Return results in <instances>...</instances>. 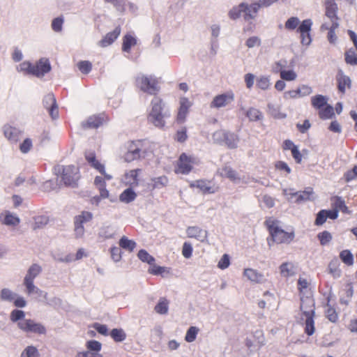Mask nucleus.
Listing matches in <instances>:
<instances>
[{
	"label": "nucleus",
	"instance_id": "ea45409f",
	"mask_svg": "<svg viewBox=\"0 0 357 357\" xmlns=\"http://www.w3.org/2000/svg\"><path fill=\"white\" fill-rule=\"evenodd\" d=\"M120 248L128 252H132L136 248V243L133 240L128 239L126 236H122L119 242Z\"/></svg>",
	"mask_w": 357,
	"mask_h": 357
},
{
	"label": "nucleus",
	"instance_id": "5fc2aeb1",
	"mask_svg": "<svg viewBox=\"0 0 357 357\" xmlns=\"http://www.w3.org/2000/svg\"><path fill=\"white\" fill-rule=\"evenodd\" d=\"M21 357H40V355L36 347L28 346L22 352Z\"/></svg>",
	"mask_w": 357,
	"mask_h": 357
},
{
	"label": "nucleus",
	"instance_id": "a878e982",
	"mask_svg": "<svg viewBox=\"0 0 357 357\" xmlns=\"http://www.w3.org/2000/svg\"><path fill=\"white\" fill-rule=\"evenodd\" d=\"M337 81L338 83L339 90L344 93L346 88H349L351 86V79L349 77L346 76L342 70H340L337 75Z\"/></svg>",
	"mask_w": 357,
	"mask_h": 357
},
{
	"label": "nucleus",
	"instance_id": "8fccbe9b",
	"mask_svg": "<svg viewBox=\"0 0 357 357\" xmlns=\"http://www.w3.org/2000/svg\"><path fill=\"white\" fill-rule=\"evenodd\" d=\"M111 337L115 342H123L126 338V334L121 328H114L110 333Z\"/></svg>",
	"mask_w": 357,
	"mask_h": 357
},
{
	"label": "nucleus",
	"instance_id": "f8f14e48",
	"mask_svg": "<svg viewBox=\"0 0 357 357\" xmlns=\"http://www.w3.org/2000/svg\"><path fill=\"white\" fill-rule=\"evenodd\" d=\"M243 274L244 277L253 283L262 284L267 281L266 277L262 273L254 268H245Z\"/></svg>",
	"mask_w": 357,
	"mask_h": 357
},
{
	"label": "nucleus",
	"instance_id": "49530a36",
	"mask_svg": "<svg viewBox=\"0 0 357 357\" xmlns=\"http://www.w3.org/2000/svg\"><path fill=\"white\" fill-rule=\"evenodd\" d=\"M245 3H241L238 6L233 7L229 12V17L231 20H236L241 15L242 13H244Z\"/></svg>",
	"mask_w": 357,
	"mask_h": 357
},
{
	"label": "nucleus",
	"instance_id": "4468645a",
	"mask_svg": "<svg viewBox=\"0 0 357 357\" xmlns=\"http://www.w3.org/2000/svg\"><path fill=\"white\" fill-rule=\"evenodd\" d=\"M51 70V66L47 59H40L35 66H33V75L37 77H42Z\"/></svg>",
	"mask_w": 357,
	"mask_h": 357
},
{
	"label": "nucleus",
	"instance_id": "423d86ee",
	"mask_svg": "<svg viewBox=\"0 0 357 357\" xmlns=\"http://www.w3.org/2000/svg\"><path fill=\"white\" fill-rule=\"evenodd\" d=\"M18 328L26 333H34L36 335H45L47 332L44 325L33 319H26L17 323Z\"/></svg>",
	"mask_w": 357,
	"mask_h": 357
},
{
	"label": "nucleus",
	"instance_id": "20e7f679",
	"mask_svg": "<svg viewBox=\"0 0 357 357\" xmlns=\"http://www.w3.org/2000/svg\"><path fill=\"white\" fill-rule=\"evenodd\" d=\"M135 82L137 88L150 95H155L160 90L157 79L152 75L139 74Z\"/></svg>",
	"mask_w": 357,
	"mask_h": 357
},
{
	"label": "nucleus",
	"instance_id": "f704fd0d",
	"mask_svg": "<svg viewBox=\"0 0 357 357\" xmlns=\"http://www.w3.org/2000/svg\"><path fill=\"white\" fill-rule=\"evenodd\" d=\"M151 109L149 114H162L163 102L162 100L160 97L155 96L151 100Z\"/></svg>",
	"mask_w": 357,
	"mask_h": 357
},
{
	"label": "nucleus",
	"instance_id": "ddd939ff",
	"mask_svg": "<svg viewBox=\"0 0 357 357\" xmlns=\"http://www.w3.org/2000/svg\"><path fill=\"white\" fill-rule=\"evenodd\" d=\"M43 105L49 112L50 116L55 119L59 116L58 106L56 105L54 96L52 93L47 94L44 97Z\"/></svg>",
	"mask_w": 357,
	"mask_h": 357
},
{
	"label": "nucleus",
	"instance_id": "603ef678",
	"mask_svg": "<svg viewBox=\"0 0 357 357\" xmlns=\"http://www.w3.org/2000/svg\"><path fill=\"white\" fill-rule=\"evenodd\" d=\"M345 61L351 65H357V49L349 50L346 52Z\"/></svg>",
	"mask_w": 357,
	"mask_h": 357
},
{
	"label": "nucleus",
	"instance_id": "dca6fc26",
	"mask_svg": "<svg viewBox=\"0 0 357 357\" xmlns=\"http://www.w3.org/2000/svg\"><path fill=\"white\" fill-rule=\"evenodd\" d=\"M86 160L91 165V167L97 169L99 172L104 175L105 178L107 180L112 179V176L105 172V167L96 158L93 152H88L86 153Z\"/></svg>",
	"mask_w": 357,
	"mask_h": 357
},
{
	"label": "nucleus",
	"instance_id": "09e8293b",
	"mask_svg": "<svg viewBox=\"0 0 357 357\" xmlns=\"http://www.w3.org/2000/svg\"><path fill=\"white\" fill-rule=\"evenodd\" d=\"M197 188H199L204 193H214V188L209 185V183H207L204 181H197L194 185Z\"/></svg>",
	"mask_w": 357,
	"mask_h": 357
},
{
	"label": "nucleus",
	"instance_id": "bf43d9fd",
	"mask_svg": "<svg viewBox=\"0 0 357 357\" xmlns=\"http://www.w3.org/2000/svg\"><path fill=\"white\" fill-rule=\"evenodd\" d=\"M299 24L300 20L297 17H291L286 21L284 27L287 30L292 31L297 28Z\"/></svg>",
	"mask_w": 357,
	"mask_h": 357
},
{
	"label": "nucleus",
	"instance_id": "b1692460",
	"mask_svg": "<svg viewBox=\"0 0 357 357\" xmlns=\"http://www.w3.org/2000/svg\"><path fill=\"white\" fill-rule=\"evenodd\" d=\"M140 158V149L136 143L132 142L129 146L124 158L126 162H131Z\"/></svg>",
	"mask_w": 357,
	"mask_h": 357
},
{
	"label": "nucleus",
	"instance_id": "864d4df0",
	"mask_svg": "<svg viewBox=\"0 0 357 357\" xmlns=\"http://www.w3.org/2000/svg\"><path fill=\"white\" fill-rule=\"evenodd\" d=\"M139 259L150 265H152L155 262V259L150 255L145 250H140L137 254Z\"/></svg>",
	"mask_w": 357,
	"mask_h": 357
},
{
	"label": "nucleus",
	"instance_id": "2f4dec72",
	"mask_svg": "<svg viewBox=\"0 0 357 357\" xmlns=\"http://www.w3.org/2000/svg\"><path fill=\"white\" fill-rule=\"evenodd\" d=\"M169 180L167 176H161L151 178L149 185L152 189H160L167 185Z\"/></svg>",
	"mask_w": 357,
	"mask_h": 357
},
{
	"label": "nucleus",
	"instance_id": "680f3d73",
	"mask_svg": "<svg viewBox=\"0 0 357 357\" xmlns=\"http://www.w3.org/2000/svg\"><path fill=\"white\" fill-rule=\"evenodd\" d=\"M93 218V214L89 211H82L79 215L75 216V219L79 222L84 224L90 222Z\"/></svg>",
	"mask_w": 357,
	"mask_h": 357
},
{
	"label": "nucleus",
	"instance_id": "a18cd8bd",
	"mask_svg": "<svg viewBox=\"0 0 357 357\" xmlns=\"http://www.w3.org/2000/svg\"><path fill=\"white\" fill-rule=\"evenodd\" d=\"M225 143L229 149H236L238 146L239 139L237 135L231 132H227Z\"/></svg>",
	"mask_w": 357,
	"mask_h": 357
},
{
	"label": "nucleus",
	"instance_id": "2eb2a0df",
	"mask_svg": "<svg viewBox=\"0 0 357 357\" xmlns=\"http://www.w3.org/2000/svg\"><path fill=\"white\" fill-rule=\"evenodd\" d=\"M291 197H295L294 202L296 204L311 201L314 199V191L312 188L308 187L304 190L291 193Z\"/></svg>",
	"mask_w": 357,
	"mask_h": 357
},
{
	"label": "nucleus",
	"instance_id": "c756f323",
	"mask_svg": "<svg viewBox=\"0 0 357 357\" xmlns=\"http://www.w3.org/2000/svg\"><path fill=\"white\" fill-rule=\"evenodd\" d=\"M218 173L222 177L229 178L231 181L235 183L238 172L229 166H224L218 169Z\"/></svg>",
	"mask_w": 357,
	"mask_h": 357
},
{
	"label": "nucleus",
	"instance_id": "6e6552de",
	"mask_svg": "<svg viewBox=\"0 0 357 357\" xmlns=\"http://www.w3.org/2000/svg\"><path fill=\"white\" fill-rule=\"evenodd\" d=\"M234 100V93L232 91H228L227 93L215 96L211 102L210 107L211 108L217 109L225 107L231 103Z\"/></svg>",
	"mask_w": 357,
	"mask_h": 357
},
{
	"label": "nucleus",
	"instance_id": "1a4fd4ad",
	"mask_svg": "<svg viewBox=\"0 0 357 357\" xmlns=\"http://www.w3.org/2000/svg\"><path fill=\"white\" fill-rule=\"evenodd\" d=\"M325 16L328 18L331 24L339 23L337 17L338 6L335 0H324Z\"/></svg>",
	"mask_w": 357,
	"mask_h": 357
},
{
	"label": "nucleus",
	"instance_id": "4d7b16f0",
	"mask_svg": "<svg viewBox=\"0 0 357 357\" xmlns=\"http://www.w3.org/2000/svg\"><path fill=\"white\" fill-rule=\"evenodd\" d=\"M340 257L341 260L348 266L352 265L354 257L349 250H345L340 252Z\"/></svg>",
	"mask_w": 357,
	"mask_h": 357
},
{
	"label": "nucleus",
	"instance_id": "6ab92c4d",
	"mask_svg": "<svg viewBox=\"0 0 357 357\" xmlns=\"http://www.w3.org/2000/svg\"><path fill=\"white\" fill-rule=\"evenodd\" d=\"M1 222L7 226L15 227L19 225L20 220L17 215L9 211H6L0 215Z\"/></svg>",
	"mask_w": 357,
	"mask_h": 357
},
{
	"label": "nucleus",
	"instance_id": "3c124183",
	"mask_svg": "<svg viewBox=\"0 0 357 357\" xmlns=\"http://www.w3.org/2000/svg\"><path fill=\"white\" fill-rule=\"evenodd\" d=\"M199 329L196 326H190L185 334V340L187 342H192L196 340Z\"/></svg>",
	"mask_w": 357,
	"mask_h": 357
},
{
	"label": "nucleus",
	"instance_id": "9b49d317",
	"mask_svg": "<svg viewBox=\"0 0 357 357\" xmlns=\"http://www.w3.org/2000/svg\"><path fill=\"white\" fill-rule=\"evenodd\" d=\"M186 234L188 238H195L202 243L207 242L208 231L199 227H188L186 229Z\"/></svg>",
	"mask_w": 357,
	"mask_h": 357
},
{
	"label": "nucleus",
	"instance_id": "a19ab883",
	"mask_svg": "<svg viewBox=\"0 0 357 357\" xmlns=\"http://www.w3.org/2000/svg\"><path fill=\"white\" fill-rule=\"evenodd\" d=\"M136 44V38L130 34H126L123 37L122 50L123 52H130L131 47L135 46Z\"/></svg>",
	"mask_w": 357,
	"mask_h": 357
},
{
	"label": "nucleus",
	"instance_id": "72a5a7b5",
	"mask_svg": "<svg viewBox=\"0 0 357 357\" xmlns=\"http://www.w3.org/2000/svg\"><path fill=\"white\" fill-rule=\"evenodd\" d=\"M311 103L315 109L319 110L328 105V98L323 95H316L311 98Z\"/></svg>",
	"mask_w": 357,
	"mask_h": 357
},
{
	"label": "nucleus",
	"instance_id": "c03bdc74",
	"mask_svg": "<svg viewBox=\"0 0 357 357\" xmlns=\"http://www.w3.org/2000/svg\"><path fill=\"white\" fill-rule=\"evenodd\" d=\"M16 70L24 75H33V66L29 61H23L17 66Z\"/></svg>",
	"mask_w": 357,
	"mask_h": 357
},
{
	"label": "nucleus",
	"instance_id": "774afa93",
	"mask_svg": "<svg viewBox=\"0 0 357 357\" xmlns=\"http://www.w3.org/2000/svg\"><path fill=\"white\" fill-rule=\"evenodd\" d=\"M230 265V257L227 254H224L218 263V267L221 270L227 268Z\"/></svg>",
	"mask_w": 357,
	"mask_h": 357
},
{
	"label": "nucleus",
	"instance_id": "39448f33",
	"mask_svg": "<svg viewBox=\"0 0 357 357\" xmlns=\"http://www.w3.org/2000/svg\"><path fill=\"white\" fill-rule=\"evenodd\" d=\"M199 164V160L190 155L182 153L177 161L175 172L177 174H188L193 167Z\"/></svg>",
	"mask_w": 357,
	"mask_h": 357
},
{
	"label": "nucleus",
	"instance_id": "338daca9",
	"mask_svg": "<svg viewBox=\"0 0 357 357\" xmlns=\"http://www.w3.org/2000/svg\"><path fill=\"white\" fill-rule=\"evenodd\" d=\"M192 245L189 242H185L182 247V255L185 259H190L192 255Z\"/></svg>",
	"mask_w": 357,
	"mask_h": 357
},
{
	"label": "nucleus",
	"instance_id": "13d9d810",
	"mask_svg": "<svg viewBox=\"0 0 357 357\" xmlns=\"http://www.w3.org/2000/svg\"><path fill=\"white\" fill-rule=\"evenodd\" d=\"M312 26V21L310 19L304 20L298 26L297 31L298 33L310 32Z\"/></svg>",
	"mask_w": 357,
	"mask_h": 357
},
{
	"label": "nucleus",
	"instance_id": "393cba45",
	"mask_svg": "<svg viewBox=\"0 0 357 357\" xmlns=\"http://www.w3.org/2000/svg\"><path fill=\"white\" fill-rule=\"evenodd\" d=\"M241 111L245 114L250 121H261L263 119L262 113L257 108L250 107L245 109L243 107H241Z\"/></svg>",
	"mask_w": 357,
	"mask_h": 357
},
{
	"label": "nucleus",
	"instance_id": "a211bd4d",
	"mask_svg": "<svg viewBox=\"0 0 357 357\" xmlns=\"http://www.w3.org/2000/svg\"><path fill=\"white\" fill-rule=\"evenodd\" d=\"M105 121V117L103 114L98 115H93L89 116L86 121V122H84L82 123V126L84 128H97L98 127L102 125Z\"/></svg>",
	"mask_w": 357,
	"mask_h": 357
},
{
	"label": "nucleus",
	"instance_id": "412c9836",
	"mask_svg": "<svg viewBox=\"0 0 357 357\" xmlns=\"http://www.w3.org/2000/svg\"><path fill=\"white\" fill-rule=\"evenodd\" d=\"M42 268L37 264H32L27 270V272L23 279V283L33 282L34 280L40 275Z\"/></svg>",
	"mask_w": 357,
	"mask_h": 357
},
{
	"label": "nucleus",
	"instance_id": "5701e85b",
	"mask_svg": "<svg viewBox=\"0 0 357 357\" xmlns=\"http://www.w3.org/2000/svg\"><path fill=\"white\" fill-rule=\"evenodd\" d=\"M121 28L117 26L112 32L108 33L98 44L100 47H105L110 45L120 35Z\"/></svg>",
	"mask_w": 357,
	"mask_h": 357
},
{
	"label": "nucleus",
	"instance_id": "69168bd1",
	"mask_svg": "<svg viewBox=\"0 0 357 357\" xmlns=\"http://www.w3.org/2000/svg\"><path fill=\"white\" fill-rule=\"evenodd\" d=\"M86 347L89 351L99 353L102 348L100 342L96 340H89L86 342Z\"/></svg>",
	"mask_w": 357,
	"mask_h": 357
},
{
	"label": "nucleus",
	"instance_id": "0eeeda50",
	"mask_svg": "<svg viewBox=\"0 0 357 357\" xmlns=\"http://www.w3.org/2000/svg\"><path fill=\"white\" fill-rule=\"evenodd\" d=\"M0 300L13 303L17 307L23 308L27 303L24 298L8 288H3L0 291Z\"/></svg>",
	"mask_w": 357,
	"mask_h": 357
},
{
	"label": "nucleus",
	"instance_id": "c85d7f7f",
	"mask_svg": "<svg viewBox=\"0 0 357 357\" xmlns=\"http://www.w3.org/2000/svg\"><path fill=\"white\" fill-rule=\"evenodd\" d=\"M260 5L258 3H252L250 6L245 3L244 18L245 20H250L255 18Z\"/></svg>",
	"mask_w": 357,
	"mask_h": 357
},
{
	"label": "nucleus",
	"instance_id": "7ed1b4c3",
	"mask_svg": "<svg viewBox=\"0 0 357 357\" xmlns=\"http://www.w3.org/2000/svg\"><path fill=\"white\" fill-rule=\"evenodd\" d=\"M54 173L60 176L65 185L75 186L79 178L78 168L75 165H57L54 167Z\"/></svg>",
	"mask_w": 357,
	"mask_h": 357
},
{
	"label": "nucleus",
	"instance_id": "052dcab7",
	"mask_svg": "<svg viewBox=\"0 0 357 357\" xmlns=\"http://www.w3.org/2000/svg\"><path fill=\"white\" fill-rule=\"evenodd\" d=\"M227 131L224 130H219L215 131L212 136L213 141L215 143L222 144L225 142V139L226 137Z\"/></svg>",
	"mask_w": 357,
	"mask_h": 357
},
{
	"label": "nucleus",
	"instance_id": "473e14b6",
	"mask_svg": "<svg viewBox=\"0 0 357 357\" xmlns=\"http://www.w3.org/2000/svg\"><path fill=\"white\" fill-rule=\"evenodd\" d=\"M332 208L337 212L342 211L344 213H348V208L345 205L344 200L340 197H333L331 198Z\"/></svg>",
	"mask_w": 357,
	"mask_h": 357
},
{
	"label": "nucleus",
	"instance_id": "e2e57ef3",
	"mask_svg": "<svg viewBox=\"0 0 357 357\" xmlns=\"http://www.w3.org/2000/svg\"><path fill=\"white\" fill-rule=\"evenodd\" d=\"M64 22V19L63 17H59L54 18L51 24V27L52 30L55 32H61L63 28V24Z\"/></svg>",
	"mask_w": 357,
	"mask_h": 357
},
{
	"label": "nucleus",
	"instance_id": "aec40b11",
	"mask_svg": "<svg viewBox=\"0 0 357 357\" xmlns=\"http://www.w3.org/2000/svg\"><path fill=\"white\" fill-rule=\"evenodd\" d=\"M140 169H132L126 172L123 177V182L126 185L130 186L131 188L138 185V176Z\"/></svg>",
	"mask_w": 357,
	"mask_h": 357
},
{
	"label": "nucleus",
	"instance_id": "cd10ccee",
	"mask_svg": "<svg viewBox=\"0 0 357 357\" xmlns=\"http://www.w3.org/2000/svg\"><path fill=\"white\" fill-rule=\"evenodd\" d=\"M116 234V229L115 227L108 225L102 226L98 232V237L102 239H110L114 238Z\"/></svg>",
	"mask_w": 357,
	"mask_h": 357
},
{
	"label": "nucleus",
	"instance_id": "bb28decb",
	"mask_svg": "<svg viewBox=\"0 0 357 357\" xmlns=\"http://www.w3.org/2000/svg\"><path fill=\"white\" fill-rule=\"evenodd\" d=\"M338 26L339 23L331 24L330 27L326 23H324L321 26V31L328 30L327 38L330 43L334 44L336 42L337 36L335 31V29L338 28Z\"/></svg>",
	"mask_w": 357,
	"mask_h": 357
},
{
	"label": "nucleus",
	"instance_id": "de8ad7c7",
	"mask_svg": "<svg viewBox=\"0 0 357 357\" xmlns=\"http://www.w3.org/2000/svg\"><path fill=\"white\" fill-rule=\"evenodd\" d=\"M334 115L333 107L330 105H326L319 110V116L322 119H328Z\"/></svg>",
	"mask_w": 357,
	"mask_h": 357
},
{
	"label": "nucleus",
	"instance_id": "58836bf2",
	"mask_svg": "<svg viewBox=\"0 0 357 357\" xmlns=\"http://www.w3.org/2000/svg\"><path fill=\"white\" fill-rule=\"evenodd\" d=\"M268 113L275 119H284L286 114L280 111V106L273 103L268 104Z\"/></svg>",
	"mask_w": 357,
	"mask_h": 357
},
{
	"label": "nucleus",
	"instance_id": "c9c22d12",
	"mask_svg": "<svg viewBox=\"0 0 357 357\" xmlns=\"http://www.w3.org/2000/svg\"><path fill=\"white\" fill-rule=\"evenodd\" d=\"M137 195L132 188L126 189L119 196V199L123 203H130L135 199Z\"/></svg>",
	"mask_w": 357,
	"mask_h": 357
},
{
	"label": "nucleus",
	"instance_id": "4be33fe9",
	"mask_svg": "<svg viewBox=\"0 0 357 357\" xmlns=\"http://www.w3.org/2000/svg\"><path fill=\"white\" fill-rule=\"evenodd\" d=\"M283 67H284V66H282L280 62H278L275 64L274 70L275 72H280V77L283 80H285V81L295 80L297 77L296 73L292 70H285L283 69Z\"/></svg>",
	"mask_w": 357,
	"mask_h": 357
},
{
	"label": "nucleus",
	"instance_id": "4c0bfd02",
	"mask_svg": "<svg viewBox=\"0 0 357 357\" xmlns=\"http://www.w3.org/2000/svg\"><path fill=\"white\" fill-rule=\"evenodd\" d=\"M169 301L165 298H160L155 306V311L160 314H166L169 310Z\"/></svg>",
	"mask_w": 357,
	"mask_h": 357
},
{
	"label": "nucleus",
	"instance_id": "37998d69",
	"mask_svg": "<svg viewBox=\"0 0 357 357\" xmlns=\"http://www.w3.org/2000/svg\"><path fill=\"white\" fill-rule=\"evenodd\" d=\"M257 86L264 91L268 90L271 86V79L269 76L261 75L256 79Z\"/></svg>",
	"mask_w": 357,
	"mask_h": 357
},
{
	"label": "nucleus",
	"instance_id": "e433bc0d",
	"mask_svg": "<svg viewBox=\"0 0 357 357\" xmlns=\"http://www.w3.org/2000/svg\"><path fill=\"white\" fill-rule=\"evenodd\" d=\"M94 184L98 188L100 197L105 199L109 197V192L105 188V179L101 176H96L94 180Z\"/></svg>",
	"mask_w": 357,
	"mask_h": 357
},
{
	"label": "nucleus",
	"instance_id": "9d476101",
	"mask_svg": "<svg viewBox=\"0 0 357 357\" xmlns=\"http://www.w3.org/2000/svg\"><path fill=\"white\" fill-rule=\"evenodd\" d=\"M179 105L176 121L179 123H183L186 119L189 109L192 105V103L188 98L181 97L179 100Z\"/></svg>",
	"mask_w": 357,
	"mask_h": 357
},
{
	"label": "nucleus",
	"instance_id": "6e6d98bb",
	"mask_svg": "<svg viewBox=\"0 0 357 357\" xmlns=\"http://www.w3.org/2000/svg\"><path fill=\"white\" fill-rule=\"evenodd\" d=\"M25 313L24 311L20 310H13L10 314V319L13 322H19L24 319Z\"/></svg>",
	"mask_w": 357,
	"mask_h": 357
},
{
	"label": "nucleus",
	"instance_id": "7c9ffc66",
	"mask_svg": "<svg viewBox=\"0 0 357 357\" xmlns=\"http://www.w3.org/2000/svg\"><path fill=\"white\" fill-rule=\"evenodd\" d=\"M279 268L281 275L284 278L293 276L296 273L295 266L291 262L282 263Z\"/></svg>",
	"mask_w": 357,
	"mask_h": 357
},
{
	"label": "nucleus",
	"instance_id": "79ce46f5",
	"mask_svg": "<svg viewBox=\"0 0 357 357\" xmlns=\"http://www.w3.org/2000/svg\"><path fill=\"white\" fill-rule=\"evenodd\" d=\"M165 115L162 114H149L148 121L158 128H162L165 124Z\"/></svg>",
	"mask_w": 357,
	"mask_h": 357
},
{
	"label": "nucleus",
	"instance_id": "0e129e2a",
	"mask_svg": "<svg viewBox=\"0 0 357 357\" xmlns=\"http://www.w3.org/2000/svg\"><path fill=\"white\" fill-rule=\"evenodd\" d=\"M110 254L111 257L114 262H119L121 261L122 257V252L120 248L112 246L110 248Z\"/></svg>",
	"mask_w": 357,
	"mask_h": 357
},
{
	"label": "nucleus",
	"instance_id": "f3484780",
	"mask_svg": "<svg viewBox=\"0 0 357 357\" xmlns=\"http://www.w3.org/2000/svg\"><path fill=\"white\" fill-rule=\"evenodd\" d=\"M3 135L11 143H16L22 137V131L15 127L6 125L3 126Z\"/></svg>",
	"mask_w": 357,
	"mask_h": 357
},
{
	"label": "nucleus",
	"instance_id": "f257e3e1",
	"mask_svg": "<svg viewBox=\"0 0 357 357\" xmlns=\"http://www.w3.org/2000/svg\"><path fill=\"white\" fill-rule=\"evenodd\" d=\"M301 321L305 324V331L308 335L314 333V301L312 296H307L301 298Z\"/></svg>",
	"mask_w": 357,
	"mask_h": 357
},
{
	"label": "nucleus",
	"instance_id": "f03ea898",
	"mask_svg": "<svg viewBox=\"0 0 357 357\" xmlns=\"http://www.w3.org/2000/svg\"><path fill=\"white\" fill-rule=\"evenodd\" d=\"M266 225L273 241L278 243H289L294 238V232L284 231L280 227V222L273 218H269L266 220Z\"/></svg>",
	"mask_w": 357,
	"mask_h": 357
}]
</instances>
